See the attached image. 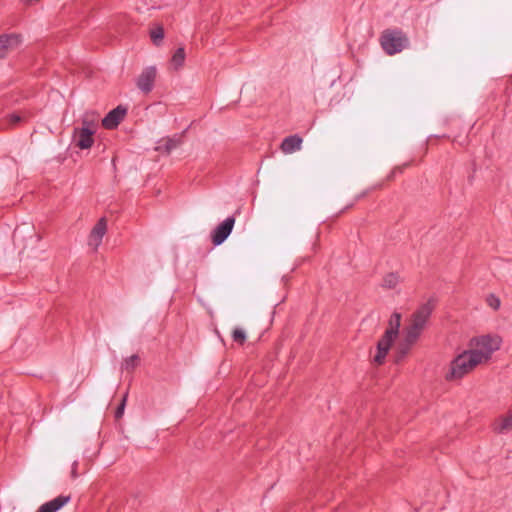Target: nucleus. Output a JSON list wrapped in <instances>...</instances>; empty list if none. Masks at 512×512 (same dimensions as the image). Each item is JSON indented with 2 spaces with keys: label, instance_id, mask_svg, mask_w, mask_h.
<instances>
[{
  "label": "nucleus",
  "instance_id": "nucleus-1",
  "mask_svg": "<svg viewBox=\"0 0 512 512\" xmlns=\"http://www.w3.org/2000/svg\"><path fill=\"white\" fill-rule=\"evenodd\" d=\"M434 309L435 299L430 298L411 314L401 331L402 314L393 312L387 328L377 342L376 352H389L394 343H396L397 352H409L417 348Z\"/></svg>",
  "mask_w": 512,
  "mask_h": 512
},
{
  "label": "nucleus",
  "instance_id": "nucleus-2",
  "mask_svg": "<svg viewBox=\"0 0 512 512\" xmlns=\"http://www.w3.org/2000/svg\"><path fill=\"white\" fill-rule=\"evenodd\" d=\"M491 354H457L450 362L445 378L448 381L459 380L470 373L477 365L490 360Z\"/></svg>",
  "mask_w": 512,
  "mask_h": 512
},
{
  "label": "nucleus",
  "instance_id": "nucleus-3",
  "mask_svg": "<svg viewBox=\"0 0 512 512\" xmlns=\"http://www.w3.org/2000/svg\"><path fill=\"white\" fill-rule=\"evenodd\" d=\"M380 44L387 55H395L408 48L410 41L405 32L399 28L385 29L380 35Z\"/></svg>",
  "mask_w": 512,
  "mask_h": 512
},
{
  "label": "nucleus",
  "instance_id": "nucleus-4",
  "mask_svg": "<svg viewBox=\"0 0 512 512\" xmlns=\"http://www.w3.org/2000/svg\"><path fill=\"white\" fill-rule=\"evenodd\" d=\"M502 338L497 334L472 337L469 348L462 352H496L501 348Z\"/></svg>",
  "mask_w": 512,
  "mask_h": 512
},
{
  "label": "nucleus",
  "instance_id": "nucleus-5",
  "mask_svg": "<svg viewBox=\"0 0 512 512\" xmlns=\"http://www.w3.org/2000/svg\"><path fill=\"white\" fill-rule=\"evenodd\" d=\"M231 339L235 345L234 348L245 349L253 347L254 344L260 340V336L253 338L248 335L247 331L243 327L236 326L231 332Z\"/></svg>",
  "mask_w": 512,
  "mask_h": 512
},
{
  "label": "nucleus",
  "instance_id": "nucleus-6",
  "mask_svg": "<svg viewBox=\"0 0 512 512\" xmlns=\"http://www.w3.org/2000/svg\"><path fill=\"white\" fill-rule=\"evenodd\" d=\"M72 143L81 150L90 149L94 144V131L75 127L72 133Z\"/></svg>",
  "mask_w": 512,
  "mask_h": 512
},
{
  "label": "nucleus",
  "instance_id": "nucleus-7",
  "mask_svg": "<svg viewBox=\"0 0 512 512\" xmlns=\"http://www.w3.org/2000/svg\"><path fill=\"white\" fill-rule=\"evenodd\" d=\"M235 224V218L233 216L227 217L222 223H220L212 233V242L215 246L221 245L231 234Z\"/></svg>",
  "mask_w": 512,
  "mask_h": 512
},
{
  "label": "nucleus",
  "instance_id": "nucleus-8",
  "mask_svg": "<svg viewBox=\"0 0 512 512\" xmlns=\"http://www.w3.org/2000/svg\"><path fill=\"white\" fill-rule=\"evenodd\" d=\"M126 114L127 108L123 105H118L102 119V126L108 130L115 129L124 120Z\"/></svg>",
  "mask_w": 512,
  "mask_h": 512
},
{
  "label": "nucleus",
  "instance_id": "nucleus-9",
  "mask_svg": "<svg viewBox=\"0 0 512 512\" xmlns=\"http://www.w3.org/2000/svg\"><path fill=\"white\" fill-rule=\"evenodd\" d=\"M156 74L157 71L154 66H149L143 69L136 82L138 89L145 94L151 92L154 87Z\"/></svg>",
  "mask_w": 512,
  "mask_h": 512
},
{
  "label": "nucleus",
  "instance_id": "nucleus-10",
  "mask_svg": "<svg viewBox=\"0 0 512 512\" xmlns=\"http://www.w3.org/2000/svg\"><path fill=\"white\" fill-rule=\"evenodd\" d=\"M21 44V36L19 34H2L0 35V59L7 56L10 51L15 50Z\"/></svg>",
  "mask_w": 512,
  "mask_h": 512
},
{
  "label": "nucleus",
  "instance_id": "nucleus-11",
  "mask_svg": "<svg viewBox=\"0 0 512 512\" xmlns=\"http://www.w3.org/2000/svg\"><path fill=\"white\" fill-rule=\"evenodd\" d=\"M107 231V223L105 218H101L93 227L90 235H89V246L93 247L95 250L100 246L102 239Z\"/></svg>",
  "mask_w": 512,
  "mask_h": 512
},
{
  "label": "nucleus",
  "instance_id": "nucleus-12",
  "mask_svg": "<svg viewBox=\"0 0 512 512\" xmlns=\"http://www.w3.org/2000/svg\"><path fill=\"white\" fill-rule=\"evenodd\" d=\"M71 501L70 495H59L42 504L36 512H57Z\"/></svg>",
  "mask_w": 512,
  "mask_h": 512
},
{
  "label": "nucleus",
  "instance_id": "nucleus-13",
  "mask_svg": "<svg viewBox=\"0 0 512 512\" xmlns=\"http://www.w3.org/2000/svg\"><path fill=\"white\" fill-rule=\"evenodd\" d=\"M302 145V138L297 135H290L288 137H285L281 143V150L285 154H292L296 151H299L301 149Z\"/></svg>",
  "mask_w": 512,
  "mask_h": 512
},
{
  "label": "nucleus",
  "instance_id": "nucleus-14",
  "mask_svg": "<svg viewBox=\"0 0 512 512\" xmlns=\"http://www.w3.org/2000/svg\"><path fill=\"white\" fill-rule=\"evenodd\" d=\"M98 115L94 112H86L81 119V127L86 128L87 130L94 131V134L97 131V121Z\"/></svg>",
  "mask_w": 512,
  "mask_h": 512
},
{
  "label": "nucleus",
  "instance_id": "nucleus-15",
  "mask_svg": "<svg viewBox=\"0 0 512 512\" xmlns=\"http://www.w3.org/2000/svg\"><path fill=\"white\" fill-rule=\"evenodd\" d=\"M495 430L499 433L512 430V410L506 416L499 418L495 424Z\"/></svg>",
  "mask_w": 512,
  "mask_h": 512
},
{
  "label": "nucleus",
  "instance_id": "nucleus-16",
  "mask_svg": "<svg viewBox=\"0 0 512 512\" xmlns=\"http://www.w3.org/2000/svg\"><path fill=\"white\" fill-rule=\"evenodd\" d=\"M185 50L183 47H179L173 54L171 58V65L174 67L175 70H178L184 65L185 61Z\"/></svg>",
  "mask_w": 512,
  "mask_h": 512
},
{
  "label": "nucleus",
  "instance_id": "nucleus-17",
  "mask_svg": "<svg viewBox=\"0 0 512 512\" xmlns=\"http://www.w3.org/2000/svg\"><path fill=\"white\" fill-rule=\"evenodd\" d=\"M27 114L11 113L5 118L7 125L13 127L27 119Z\"/></svg>",
  "mask_w": 512,
  "mask_h": 512
},
{
  "label": "nucleus",
  "instance_id": "nucleus-18",
  "mask_svg": "<svg viewBox=\"0 0 512 512\" xmlns=\"http://www.w3.org/2000/svg\"><path fill=\"white\" fill-rule=\"evenodd\" d=\"M140 363V358L138 354H132L130 357L126 358L122 364V369L132 370Z\"/></svg>",
  "mask_w": 512,
  "mask_h": 512
},
{
  "label": "nucleus",
  "instance_id": "nucleus-19",
  "mask_svg": "<svg viewBox=\"0 0 512 512\" xmlns=\"http://www.w3.org/2000/svg\"><path fill=\"white\" fill-rule=\"evenodd\" d=\"M181 144V138H168L164 143V150L167 153H170L172 150L176 149Z\"/></svg>",
  "mask_w": 512,
  "mask_h": 512
},
{
  "label": "nucleus",
  "instance_id": "nucleus-20",
  "mask_svg": "<svg viewBox=\"0 0 512 512\" xmlns=\"http://www.w3.org/2000/svg\"><path fill=\"white\" fill-rule=\"evenodd\" d=\"M398 283V276L394 273L386 275L383 279V286L386 288H394Z\"/></svg>",
  "mask_w": 512,
  "mask_h": 512
},
{
  "label": "nucleus",
  "instance_id": "nucleus-21",
  "mask_svg": "<svg viewBox=\"0 0 512 512\" xmlns=\"http://www.w3.org/2000/svg\"><path fill=\"white\" fill-rule=\"evenodd\" d=\"M151 39L155 45H159V43L164 38V30L162 27H157L156 29L151 31Z\"/></svg>",
  "mask_w": 512,
  "mask_h": 512
},
{
  "label": "nucleus",
  "instance_id": "nucleus-22",
  "mask_svg": "<svg viewBox=\"0 0 512 512\" xmlns=\"http://www.w3.org/2000/svg\"><path fill=\"white\" fill-rule=\"evenodd\" d=\"M488 305L492 307L494 310H497L500 307V300L495 295H489L487 298Z\"/></svg>",
  "mask_w": 512,
  "mask_h": 512
},
{
  "label": "nucleus",
  "instance_id": "nucleus-23",
  "mask_svg": "<svg viewBox=\"0 0 512 512\" xmlns=\"http://www.w3.org/2000/svg\"><path fill=\"white\" fill-rule=\"evenodd\" d=\"M387 354H375L372 363L375 365H382L386 360Z\"/></svg>",
  "mask_w": 512,
  "mask_h": 512
},
{
  "label": "nucleus",
  "instance_id": "nucleus-24",
  "mask_svg": "<svg viewBox=\"0 0 512 512\" xmlns=\"http://www.w3.org/2000/svg\"><path fill=\"white\" fill-rule=\"evenodd\" d=\"M125 401H126V397L123 398L121 404L118 406L116 412H115V416L116 418H120L123 413H124V407H125Z\"/></svg>",
  "mask_w": 512,
  "mask_h": 512
},
{
  "label": "nucleus",
  "instance_id": "nucleus-25",
  "mask_svg": "<svg viewBox=\"0 0 512 512\" xmlns=\"http://www.w3.org/2000/svg\"><path fill=\"white\" fill-rule=\"evenodd\" d=\"M77 467H78V462L74 461L72 463L71 472H70V476L72 479H76L78 477Z\"/></svg>",
  "mask_w": 512,
  "mask_h": 512
}]
</instances>
